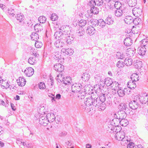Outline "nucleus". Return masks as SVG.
Segmentation results:
<instances>
[{"instance_id":"1","label":"nucleus","mask_w":148,"mask_h":148,"mask_svg":"<svg viewBox=\"0 0 148 148\" xmlns=\"http://www.w3.org/2000/svg\"><path fill=\"white\" fill-rule=\"evenodd\" d=\"M125 133L122 131H119L117 132L115 135L116 139L118 140L121 141V143L122 145L125 146L127 145L128 143L130 142V138L127 136H125Z\"/></svg>"},{"instance_id":"2","label":"nucleus","mask_w":148,"mask_h":148,"mask_svg":"<svg viewBox=\"0 0 148 148\" xmlns=\"http://www.w3.org/2000/svg\"><path fill=\"white\" fill-rule=\"evenodd\" d=\"M64 27H62L60 28V31H58L56 32L54 35L55 38L56 39H61L66 37V34L65 32V30L64 28Z\"/></svg>"},{"instance_id":"3","label":"nucleus","mask_w":148,"mask_h":148,"mask_svg":"<svg viewBox=\"0 0 148 148\" xmlns=\"http://www.w3.org/2000/svg\"><path fill=\"white\" fill-rule=\"evenodd\" d=\"M82 86L81 84L79 83H75L73 84L71 86L72 91L74 93L80 92V95H81V99L84 98V95L83 94L82 95V93L80 91Z\"/></svg>"},{"instance_id":"4","label":"nucleus","mask_w":148,"mask_h":148,"mask_svg":"<svg viewBox=\"0 0 148 148\" xmlns=\"http://www.w3.org/2000/svg\"><path fill=\"white\" fill-rule=\"evenodd\" d=\"M117 91L118 95L120 97H123L125 93L127 94H130V90L127 88H124L123 89V88L120 87V88Z\"/></svg>"},{"instance_id":"5","label":"nucleus","mask_w":148,"mask_h":148,"mask_svg":"<svg viewBox=\"0 0 148 148\" xmlns=\"http://www.w3.org/2000/svg\"><path fill=\"white\" fill-rule=\"evenodd\" d=\"M119 124V120L116 119H113L110 122V125H109L108 127L109 128L112 130L113 129H115L116 127L118 126Z\"/></svg>"},{"instance_id":"6","label":"nucleus","mask_w":148,"mask_h":148,"mask_svg":"<svg viewBox=\"0 0 148 148\" xmlns=\"http://www.w3.org/2000/svg\"><path fill=\"white\" fill-rule=\"evenodd\" d=\"M133 15L136 17H138L142 14V11L140 8H135L132 10Z\"/></svg>"},{"instance_id":"7","label":"nucleus","mask_w":148,"mask_h":148,"mask_svg":"<svg viewBox=\"0 0 148 148\" xmlns=\"http://www.w3.org/2000/svg\"><path fill=\"white\" fill-rule=\"evenodd\" d=\"M125 12V8L117 9L114 10V14L115 16L118 17H120L122 16L124 13Z\"/></svg>"},{"instance_id":"8","label":"nucleus","mask_w":148,"mask_h":148,"mask_svg":"<svg viewBox=\"0 0 148 148\" xmlns=\"http://www.w3.org/2000/svg\"><path fill=\"white\" fill-rule=\"evenodd\" d=\"M55 70L59 72H62L64 69V66L61 64L58 63L55 64L54 66Z\"/></svg>"},{"instance_id":"9","label":"nucleus","mask_w":148,"mask_h":148,"mask_svg":"<svg viewBox=\"0 0 148 148\" xmlns=\"http://www.w3.org/2000/svg\"><path fill=\"white\" fill-rule=\"evenodd\" d=\"M34 72V70L32 68L28 67L25 70L24 73L25 74L26 76L30 77L33 74Z\"/></svg>"},{"instance_id":"10","label":"nucleus","mask_w":148,"mask_h":148,"mask_svg":"<svg viewBox=\"0 0 148 148\" xmlns=\"http://www.w3.org/2000/svg\"><path fill=\"white\" fill-rule=\"evenodd\" d=\"M93 99L91 96L86 98L84 100V103L86 106L88 107L92 106Z\"/></svg>"},{"instance_id":"11","label":"nucleus","mask_w":148,"mask_h":148,"mask_svg":"<svg viewBox=\"0 0 148 148\" xmlns=\"http://www.w3.org/2000/svg\"><path fill=\"white\" fill-rule=\"evenodd\" d=\"M140 101L141 103L143 104H145L148 101V95L145 93L142 95V96L139 98Z\"/></svg>"},{"instance_id":"12","label":"nucleus","mask_w":148,"mask_h":148,"mask_svg":"<svg viewBox=\"0 0 148 148\" xmlns=\"http://www.w3.org/2000/svg\"><path fill=\"white\" fill-rule=\"evenodd\" d=\"M136 49L134 48L128 49L126 51V54L130 57H133L135 53Z\"/></svg>"},{"instance_id":"13","label":"nucleus","mask_w":148,"mask_h":148,"mask_svg":"<svg viewBox=\"0 0 148 148\" xmlns=\"http://www.w3.org/2000/svg\"><path fill=\"white\" fill-rule=\"evenodd\" d=\"M138 104L137 101H131L129 103V106L132 109H136L138 107Z\"/></svg>"},{"instance_id":"14","label":"nucleus","mask_w":148,"mask_h":148,"mask_svg":"<svg viewBox=\"0 0 148 148\" xmlns=\"http://www.w3.org/2000/svg\"><path fill=\"white\" fill-rule=\"evenodd\" d=\"M16 81L18 85L21 86H24L26 82V80L23 77H20Z\"/></svg>"},{"instance_id":"15","label":"nucleus","mask_w":148,"mask_h":148,"mask_svg":"<svg viewBox=\"0 0 148 148\" xmlns=\"http://www.w3.org/2000/svg\"><path fill=\"white\" fill-rule=\"evenodd\" d=\"M49 122H53L54 121L56 117L54 114L52 113H48L46 116V117Z\"/></svg>"},{"instance_id":"16","label":"nucleus","mask_w":148,"mask_h":148,"mask_svg":"<svg viewBox=\"0 0 148 148\" xmlns=\"http://www.w3.org/2000/svg\"><path fill=\"white\" fill-rule=\"evenodd\" d=\"M64 45V43L62 40H58L56 41L54 43L55 46L57 48H60Z\"/></svg>"},{"instance_id":"17","label":"nucleus","mask_w":148,"mask_h":148,"mask_svg":"<svg viewBox=\"0 0 148 148\" xmlns=\"http://www.w3.org/2000/svg\"><path fill=\"white\" fill-rule=\"evenodd\" d=\"M95 32V28L91 26L88 27L86 30V32L90 35L94 34Z\"/></svg>"},{"instance_id":"18","label":"nucleus","mask_w":148,"mask_h":148,"mask_svg":"<svg viewBox=\"0 0 148 148\" xmlns=\"http://www.w3.org/2000/svg\"><path fill=\"white\" fill-rule=\"evenodd\" d=\"M127 86L130 89H133L136 87V85L135 82L132 80H130L127 83Z\"/></svg>"},{"instance_id":"19","label":"nucleus","mask_w":148,"mask_h":148,"mask_svg":"<svg viewBox=\"0 0 148 148\" xmlns=\"http://www.w3.org/2000/svg\"><path fill=\"white\" fill-rule=\"evenodd\" d=\"M124 21L127 24H130L133 21V18L130 16H127L125 17Z\"/></svg>"},{"instance_id":"20","label":"nucleus","mask_w":148,"mask_h":148,"mask_svg":"<svg viewBox=\"0 0 148 148\" xmlns=\"http://www.w3.org/2000/svg\"><path fill=\"white\" fill-rule=\"evenodd\" d=\"M52 56L54 59L58 61L61 58L60 53L58 52H55L52 53Z\"/></svg>"},{"instance_id":"21","label":"nucleus","mask_w":148,"mask_h":148,"mask_svg":"<svg viewBox=\"0 0 148 148\" xmlns=\"http://www.w3.org/2000/svg\"><path fill=\"white\" fill-rule=\"evenodd\" d=\"M64 38H66V42L67 44H71L74 39V38L73 36H70L68 34H66V37H64Z\"/></svg>"},{"instance_id":"22","label":"nucleus","mask_w":148,"mask_h":148,"mask_svg":"<svg viewBox=\"0 0 148 148\" xmlns=\"http://www.w3.org/2000/svg\"><path fill=\"white\" fill-rule=\"evenodd\" d=\"M146 47H141L138 48V53L141 56L144 55L146 51Z\"/></svg>"},{"instance_id":"23","label":"nucleus","mask_w":148,"mask_h":148,"mask_svg":"<svg viewBox=\"0 0 148 148\" xmlns=\"http://www.w3.org/2000/svg\"><path fill=\"white\" fill-rule=\"evenodd\" d=\"M94 78L95 81L97 82H102L103 83V82H104V78L102 77V76L99 75L98 74L95 75L94 77Z\"/></svg>"},{"instance_id":"24","label":"nucleus","mask_w":148,"mask_h":148,"mask_svg":"<svg viewBox=\"0 0 148 148\" xmlns=\"http://www.w3.org/2000/svg\"><path fill=\"white\" fill-rule=\"evenodd\" d=\"M132 40L129 37L125 39L124 41V45L127 46H129L132 44Z\"/></svg>"},{"instance_id":"25","label":"nucleus","mask_w":148,"mask_h":148,"mask_svg":"<svg viewBox=\"0 0 148 148\" xmlns=\"http://www.w3.org/2000/svg\"><path fill=\"white\" fill-rule=\"evenodd\" d=\"M117 115L119 116L120 120L125 118L126 116L125 112L123 110L118 111Z\"/></svg>"},{"instance_id":"26","label":"nucleus","mask_w":148,"mask_h":148,"mask_svg":"<svg viewBox=\"0 0 148 148\" xmlns=\"http://www.w3.org/2000/svg\"><path fill=\"white\" fill-rule=\"evenodd\" d=\"M16 19L20 22H21L24 19V16L22 14L19 13L16 16Z\"/></svg>"},{"instance_id":"27","label":"nucleus","mask_w":148,"mask_h":148,"mask_svg":"<svg viewBox=\"0 0 148 148\" xmlns=\"http://www.w3.org/2000/svg\"><path fill=\"white\" fill-rule=\"evenodd\" d=\"M92 106L96 107H97L101 102L98 98H94L93 100Z\"/></svg>"},{"instance_id":"28","label":"nucleus","mask_w":148,"mask_h":148,"mask_svg":"<svg viewBox=\"0 0 148 148\" xmlns=\"http://www.w3.org/2000/svg\"><path fill=\"white\" fill-rule=\"evenodd\" d=\"M111 87L112 88V90H117L120 88L119 84L116 82H113Z\"/></svg>"},{"instance_id":"29","label":"nucleus","mask_w":148,"mask_h":148,"mask_svg":"<svg viewBox=\"0 0 148 148\" xmlns=\"http://www.w3.org/2000/svg\"><path fill=\"white\" fill-rule=\"evenodd\" d=\"M105 81L104 82V83L107 86H111L113 82L112 79L110 77H107L105 79Z\"/></svg>"},{"instance_id":"30","label":"nucleus","mask_w":148,"mask_h":148,"mask_svg":"<svg viewBox=\"0 0 148 148\" xmlns=\"http://www.w3.org/2000/svg\"><path fill=\"white\" fill-rule=\"evenodd\" d=\"M35 31L36 32H38L41 31L43 29L42 27L40 24H36L34 26Z\"/></svg>"},{"instance_id":"31","label":"nucleus","mask_w":148,"mask_h":148,"mask_svg":"<svg viewBox=\"0 0 148 148\" xmlns=\"http://www.w3.org/2000/svg\"><path fill=\"white\" fill-rule=\"evenodd\" d=\"M120 120H119V123L122 126L125 127L128 124V122L127 119L124 118Z\"/></svg>"},{"instance_id":"32","label":"nucleus","mask_w":148,"mask_h":148,"mask_svg":"<svg viewBox=\"0 0 148 148\" xmlns=\"http://www.w3.org/2000/svg\"><path fill=\"white\" fill-rule=\"evenodd\" d=\"M90 75L86 73H83L81 77L82 79L85 82L87 81L90 79Z\"/></svg>"},{"instance_id":"33","label":"nucleus","mask_w":148,"mask_h":148,"mask_svg":"<svg viewBox=\"0 0 148 148\" xmlns=\"http://www.w3.org/2000/svg\"><path fill=\"white\" fill-rule=\"evenodd\" d=\"M106 107V103L104 102H100L99 105L97 107V108H98L99 110H104Z\"/></svg>"},{"instance_id":"34","label":"nucleus","mask_w":148,"mask_h":148,"mask_svg":"<svg viewBox=\"0 0 148 148\" xmlns=\"http://www.w3.org/2000/svg\"><path fill=\"white\" fill-rule=\"evenodd\" d=\"M72 82L71 79L70 77H67L66 78L64 77L63 82V83L65 84H71Z\"/></svg>"},{"instance_id":"35","label":"nucleus","mask_w":148,"mask_h":148,"mask_svg":"<svg viewBox=\"0 0 148 148\" xmlns=\"http://www.w3.org/2000/svg\"><path fill=\"white\" fill-rule=\"evenodd\" d=\"M132 80L134 82L138 81L139 79L138 75L136 73L133 74L131 76Z\"/></svg>"},{"instance_id":"36","label":"nucleus","mask_w":148,"mask_h":148,"mask_svg":"<svg viewBox=\"0 0 148 148\" xmlns=\"http://www.w3.org/2000/svg\"><path fill=\"white\" fill-rule=\"evenodd\" d=\"M114 7L116 9L124 8L123 5L121 4V2L118 1L114 3Z\"/></svg>"},{"instance_id":"37","label":"nucleus","mask_w":148,"mask_h":148,"mask_svg":"<svg viewBox=\"0 0 148 148\" xmlns=\"http://www.w3.org/2000/svg\"><path fill=\"white\" fill-rule=\"evenodd\" d=\"M124 64L127 66H130L131 65L132 63V60L131 58H126L125 60L124 61Z\"/></svg>"},{"instance_id":"38","label":"nucleus","mask_w":148,"mask_h":148,"mask_svg":"<svg viewBox=\"0 0 148 148\" xmlns=\"http://www.w3.org/2000/svg\"><path fill=\"white\" fill-rule=\"evenodd\" d=\"M64 79V76L62 75V73L59 74L56 77V79L59 82H61L62 83Z\"/></svg>"},{"instance_id":"39","label":"nucleus","mask_w":148,"mask_h":148,"mask_svg":"<svg viewBox=\"0 0 148 148\" xmlns=\"http://www.w3.org/2000/svg\"><path fill=\"white\" fill-rule=\"evenodd\" d=\"M36 59L35 57H30L28 60V63L32 65H33L36 63Z\"/></svg>"},{"instance_id":"40","label":"nucleus","mask_w":148,"mask_h":148,"mask_svg":"<svg viewBox=\"0 0 148 148\" xmlns=\"http://www.w3.org/2000/svg\"><path fill=\"white\" fill-rule=\"evenodd\" d=\"M148 44V40L147 39H144L142 40L141 42V47H147V45Z\"/></svg>"},{"instance_id":"41","label":"nucleus","mask_w":148,"mask_h":148,"mask_svg":"<svg viewBox=\"0 0 148 148\" xmlns=\"http://www.w3.org/2000/svg\"><path fill=\"white\" fill-rule=\"evenodd\" d=\"M136 0H128V3L130 6L132 7L135 6L136 4Z\"/></svg>"},{"instance_id":"42","label":"nucleus","mask_w":148,"mask_h":148,"mask_svg":"<svg viewBox=\"0 0 148 148\" xmlns=\"http://www.w3.org/2000/svg\"><path fill=\"white\" fill-rule=\"evenodd\" d=\"M98 26L101 27H103L105 26L106 23L102 19H100L98 20Z\"/></svg>"},{"instance_id":"43","label":"nucleus","mask_w":148,"mask_h":148,"mask_svg":"<svg viewBox=\"0 0 148 148\" xmlns=\"http://www.w3.org/2000/svg\"><path fill=\"white\" fill-rule=\"evenodd\" d=\"M31 39L32 40H38L39 38V36L38 34L36 32L32 33L31 35Z\"/></svg>"},{"instance_id":"44","label":"nucleus","mask_w":148,"mask_h":148,"mask_svg":"<svg viewBox=\"0 0 148 148\" xmlns=\"http://www.w3.org/2000/svg\"><path fill=\"white\" fill-rule=\"evenodd\" d=\"M91 13L94 14H97L99 12V9L97 7H91L90 10Z\"/></svg>"},{"instance_id":"45","label":"nucleus","mask_w":148,"mask_h":148,"mask_svg":"<svg viewBox=\"0 0 148 148\" xmlns=\"http://www.w3.org/2000/svg\"><path fill=\"white\" fill-rule=\"evenodd\" d=\"M94 88V89L96 93H99L101 90V86L99 84H96L95 85Z\"/></svg>"},{"instance_id":"46","label":"nucleus","mask_w":148,"mask_h":148,"mask_svg":"<svg viewBox=\"0 0 148 148\" xmlns=\"http://www.w3.org/2000/svg\"><path fill=\"white\" fill-rule=\"evenodd\" d=\"M134 66L136 68L140 69L142 67V62L137 60L136 62L134 63Z\"/></svg>"},{"instance_id":"47","label":"nucleus","mask_w":148,"mask_h":148,"mask_svg":"<svg viewBox=\"0 0 148 148\" xmlns=\"http://www.w3.org/2000/svg\"><path fill=\"white\" fill-rule=\"evenodd\" d=\"M46 17L44 16H40L38 18L39 21L40 23H44L46 21Z\"/></svg>"},{"instance_id":"48","label":"nucleus","mask_w":148,"mask_h":148,"mask_svg":"<svg viewBox=\"0 0 148 148\" xmlns=\"http://www.w3.org/2000/svg\"><path fill=\"white\" fill-rule=\"evenodd\" d=\"M105 22L106 24L108 25L113 24V21L111 17H108L106 19Z\"/></svg>"},{"instance_id":"49","label":"nucleus","mask_w":148,"mask_h":148,"mask_svg":"<svg viewBox=\"0 0 148 148\" xmlns=\"http://www.w3.org/2000/svg\"><path fill=\"white\" fill-rule=\"evenodd\" d=\"M58 18V16L55 13H53L51 15V19L53 21L57 20Z\"/></svg>"},{"instance_id":"50","label":"nucleus","mask_w":148,"mask_h":148,"mask_svg":"<svg viewBox=\"0 0 148 148\" xmlns=\"http://www.w3.org/2000/svg\"><path fill=\"white\" fill-rule=\"evenodd\" d=\"M116 56L117 58L119 59H123L125 56V55L123 53H121L119 52H117L116 54Z\"/></svg>"},{"instance_id":"51","label":"nucleus","mask_w":148,"mask_h":148,"mask_svg":"<svg viewBox=\"0 0 148 148\" xmlns=\"http://www.w3.org/2000/svg\"><path fill=\"white\" fill-rule=\"evenodd\" d=\"M98 99H99V100L100 101H101V102H104L106 99L105 96V94H102L99 96Z\"/></svg>"},{"instance_id":"52","label":"nucleus","mask_w":148,"mask_h":148,"mask_svg":"<svg viewBox=\"0 0 148 148\" xmlns=\"http://www.w3.org/2000/svg\"><path fill=\"white\" fill-rule=\"evenodd\" d=\"M86 23V20L82 19L79 21V25L80 27H82L83 26H85Z\"/></svg>"},{"instance_id":"53","label":"nucleus","mask_w":148,"mask_h":148,"mask_svg":"<svg viewBox=\"0 0 148 148\" xmlns=\"http://www.w3.org/2000/svg\"><path fill=\"white\" fill-rule=\"evenodd\" d=\"M35 41L36 42L35 44V45L36 48H39L42 47V44L41 42L39 41H37L36 40H35Z\"/></svg>"},{"instance_id":"54","label":"nucleus","mask_w":148,"mask_h":148,"mask_svg":"<svg viewBox=\"0 0 148 148\" xmlns=\"http://www.w3.org/2000/svg\"><path fill=\"white\" fill-rule=\"evenodd\" d=\"M74 52L73 49L71 48H69L66 49V55H71L73 54Z\"/></svg>"},{"instance_id":"55","label":"nucleus","mask_w":148,"mask_h":148,"mask_svg":"<svg viewBox=\"0 0 148 148\" xmlns=\"http://www.w3.org/2000/svg\"><path fill=\"white\" fill-rule=\"evenodd\" d=\"M124 63H123L122 61H119L117 62L116 66L119 68L123 67L124 66Z\"/></svg>"},{"instance_id":"56","label":"nucleus","mask_w":148,"mask_h":148,"mask_svg":"<svg viewBox=\"0 0 148 148\" xmlns=\"http://www.w3.org/2000/svg\"><path fill=\"white\" fill-rule=\"evenodd\" d=\"M98 20L96 19H92L91 20V24L92 25H94L95 26H98Z\"/></svg>"},{"instance_id":"57","label":"nucleus","mask_w":148,"mask_h":148,"mask_svg":"<svg viewBox=\"0 0 148 148\" xmlns=\"http://www.w3.org/2000/svg\"><path fill=\"white\" fill-rule=\"evenodd\" d=\"M76 33L79 36H81L84 34V31L82 29H79L77 31Z\"/></svg>"},{"instance_id":"58","label":"nucleus","mask_w":148,"mask_h":148,"mask_svg":"<svg viewBox=\"0 0 148 148\" xmlns=\"http://www.w3.org/2000/svg\"><path fill=\"white\" fill-rule=\"evenodd\" d=\"M49 122V121H48V119H47V118L46 119H44L42 121H41L39 122L40 123L43 125V126H46L47 125V124H48V123Z\"/></svg>"},{"instance_id":"59","label":"nucleus","mask_w":148,"mask_h":148,"mask_svg":"<svg viewBox=\"0 0 148 148\" xmlns=\"http://www.w3.org/2000/svg\"><path fill=\"white\" fill-rule=\"evenodd\" d=\"M54 83V80L51 78H50L48 79L47 83L49 86L50 88H51Z\"/></svg>"},{"instance_id":"60","label":"nucleus","mask_w":148,"mask_h":148,"mask_svg":"<svg viewBox=\"0 0 148 148\" xmlns=\"http://www.w3.org/2000/svg\"><path fill=\"white\" fill-rule=\"evenodd\" d=\"M3 85L2 86L3 87V88H5L6 89H8L10 88V82H7L6 83L5 82V84L3 83Z\"/></svg>"},{"instance_id":"61","label":"nucleus","mask_w":148,"mask_h":148,"mask_svg":"<svg viewBox=\"0 0 148 148\" xmlns=\"http://www.w3.org/2000/svg\"><path fill=\"white\" fill-rule=\"evenodd\" d=\"M141 21V19L139 18H135L134 19H133V22L134 23L135 25H137Z\"/></svg>"},{"instance_id":"62","label":"nucleus","mask_w":148,"mask_h":148,"mask_svg":"<svg viewBox=\"0 0 148 148\" xmlns=\"http://www.w3.org/2000/svg\"><path fill=\"white\" fill-rule=\"evenodd\" d=\"M96 5V3L94 0H91L88 3V5L91 7H94V6Z\"/></svg>"},{"instance_id":"63","label":"nucleus","mask_w":148,"mask_h":148,"mask_svg":"<svg viewBox=\"0 0 148 148\" xmlns=\"http://www.w3.org/2000/svg\"><path fill=\"white\" fill-rule=\"evenodd\" d=\"M39 88L40 89H45L46 88V86L44 83L43 82H40L39 84L38 85Z\"/></svg>"},{"instance_id":"64","label":"nucleus","mask_w":148,"mask_h":148,"mask_svg":"<svg viewBox=\"0 0 148 148\" xmlns=\"http://www.w3.org/2000/svg\"><path fill=\"white\" fill-rule=\"evenodd\" d=\"M96 4L98 6L102 5L103 3V0H96L95 1Z\"/></svg>"}]
</instances>
